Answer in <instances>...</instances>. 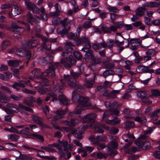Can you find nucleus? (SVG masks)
Returning <instances> with one entry per match:
<instances>
[{
    "mask_svg": "<svg viewBox=\"0 0 160 160\" xmlns=\"http://www.w3.org/2000/svg\"><path fill=\"white\" fill-rule=\"evenodd\" d=\"M69 38L74 40L77 45H79L84 43L85 47L83 48L82 49L86 52L85 54V58L83 59L86 62L89 61V59L94 64L98 63L101 62V60L99 58H95L93 56L91 52L89 50L91 46L90 43L89 39L84 36L82 37L81 38H78V36L75 33L71 32L69 35Z\"/></svg>",
    "mask_w": 160,
    "mask_h": 160,
    "instance_id": "1",
    "label": "nucleus"
},
{
    "mask_svg": "<svg viewBox=\"0 0 160 160\" xmlns=\"http://www.w3.org/2000/svg\"><path fill=\"white\" fill-rule=\"evenodd\" d=\"M97 115L95 114H89L85 116L82 120L83 122H94V119ZM106 127L104 124L97 123L95 124L93 123L88 125H84L82 127L81 131H84L88 128H93L96 132L103 133L104 132L103 129H106Z\"/></svg>",
    "mask_w": 160,
    "mask_h": 160,
    "instance_id": "2",
    "label": "nucleus"
},
{
    "mask_svg": "<svg viewBox=\"0 0 160 160\" xmlns=\"http://www.w3.org/2000/svg\"><path fill=\"white\" fill-rule=\"evenodd\" d=\"M72 98L73 100L78 102L79 105L77 106L75 112H70L69 115L71 116H74L75 114H79L82 112V110L85 109L86 107L91 105V103L89 99L83 97L79 96L76 95V92H73L72 93Z\"/></svg>",
    "mask_w": 160,
    "mask_h": 160,
    "instance_id": "3",
    "label": "nucleus"
},
{
    "mask_svg": "<svg viewBox=\"0 0 160 160\" xmlns=\"http://www.w3.org/2000/svg\"><path fill=\"white\" fill-rule=\"evenodd\" d=\"M52 22L53 24H58L60 23L62 24V26L59 27L57 29V32L62 35L67 34L68 33L67 29H70L71 25L73 23V21L72 20H69L67 22V19H65L63 21H60V19L58 17L53 18Z\"/></svg>",
    "mask_w": 160,
    "mask_h": 160,
    "instance_id": "4",
    "label": "nucleus"
},
{
    "mask_svg": "<svg viewBox=\"0 0 160 160\" xmlns=\"http://www.w3.org/2000/svg\"><path fill=\"white\" fill-rule=\"evenodd\" d=\"M41 72L40 70L39 69H34L30 73V76L29 78V80L20 81L18 82H15L12 85V87L17 90L19 89L18 87H24L26 86H31L30 80H32L35 76L39 74Z\"/></svg>",
    "mask_w": 160,
    "mask_h": 160,
    "instance_id": "5",
    "label": "nucleus"
},
{
    "mask_svg": "<svg viewBox=\"0 0 160 160\" xmlns=\"http://www.w3.org/2000/svg\"><path fill=\"white\" fill-rule=\"evenodd\" d=\"M59 143H54L52 144L49 145L48 147L44 148V150L47 152H56V150L53 148V147H54L58 149L59 151V153L61 154L62 156L63 155V153L62 152V149L61 147L63 146L64 147V150L65 151H68V149L67 147L68 145L67 142L62 140L61 141H58Z\"/></svg>",
    "mask_w": 160,
    "mask_h": 160,
    "instance_id": "6",
    "label": "nucleus"
},
{
    "mask_svg": "<svg viewBox=\"0 0 160 160\" xmlns=\"http://www.w3.org/2000/svg\"><path fill=\"white\" fill-rule=\"evenodd\" d=\"M6 106L9 108L10 109L13 111L14 112H18L19 111V108L22 109V111H21V113L22 115L25 117H26L28 116V114L27 113L26 111L30 112H32V110L30 108L26 107L23 105L19 104L18 105V108L15 104L9 103L7 104Z\"/></svg>",
    "mask_w": 160,
    "mask_h": 160,
    "instance_id": "7",
    "label": "nucleus"
},
{
    "mask_svg": "<svg viewBox=\"0 0 160 160\" xmlns=\"http://www.w3.org/2000/svg\"><path fill=\"white\" fill-rule=\"evenodd\" d=\"M146 138L147 136L145 135L141 136L138 140L135 141V144L143 150H146L150 148L151 145L149 142H144L141 140H142L145 139Z\"/></svg>",
    "mask_w": 160,
    "mask_h": 160,
    "instance_id": "8",
    "label": "nucleus"
},
{
    "mask_svg": "<svg viewBox=\"0 0 160 160\" xmlns=\"http://www.w3.org/2000/svg\"><path fill=\"white\" fill-rule=\"evenodd\" d=\"M15 54L20 56H25L29 60L31 58V54L30 51H26L22 48H16L15 49Z\"/></svg>",
    "mask_w": 160,
    "mask_h": 160,
    "instance_id": "9",
    "label": "nucleus"
},
{
    "mask_svg": "<svg viewBox=\"0 0 160 160\" xmlns=\"http://www.w3.org/2000/svg\"><path fill=\"white\" fill-rule=\"evenodd\" d=\"M12 98L15 101H18L20 100V97L16 96L15 95L12 94L11 97H7L6 95L2 92L0 93V102L6 103L8 102V100Z\"/></svg>",
    "mask_w": 160,
    "mask_h": 160,
    "instance_id": "10",
    "label": "nucleus"
},
{
    "mask_svg": "<svg viewBox=\"0 0 160 160\" xmlns=\"http://www.w3.org/2000/svg\"><path fill=\"white\" fill-rule=\"evenodd\" d=\"M92 144H96L99 143V141L105 142L106 141V138L103 135H98L96 137L92 135L89 138Z\"/></svg>",
    "mask_w": 160,
    "mask_h": 160,
    "instance_id": "11",
    "label": "nucleus"
},
{
    "mask_svg": "<svg viewBox=\"0 0 160 160\" xmlns=\"http://www.w3.org/2000/svg\"><path fill=\"white\" fill-rule=\"evenodd\" d=\"M67 61L70 62L72 65H74L76 62V60L73 59V56L72 55H69L67 58H62L61 60V63L64 66L70 67L71 65L68 63Z\"/></svg>",
    "mask_w": 160,
    "mask_h": 160,
    "instance_id": "12",
    "label": "nucleus"
},
{
    "mask_svg": "<svg viewBox=\"0 0 160 160\" xmlns=\"http://www.w3.org/2000/svg\"><path fill=\"white\" fill-rule=\"evenodd\" d=\"M24 19L32 24L33 22L37 23L39 22L40 20V18L36 16H35L34 18H32L31 13L29 12H28L27 16L24 17Z\"/></svg>",
    "mask_w": 160,
    "mask_h": 160,
    "instance_id": "13",
    "label": "nucleus"
},
{
    "mask_svg": "<svg viewBox=\"0 0 160 160\" xmlns=\"http://www.w3.org/2000/svg\"><path fill=\"white\" fill-rule=\"evenodd\" d=\"M24 1L25 5L28 9L32 10L33 12L37 14L39 13V8L36 7L33 3L30 2L29 0H24Z\"/></svg>",
    "mask_w": 160,
    "mask_h": 160,
    "instance_id": "14",
    "label": "nucleus"
},
{
    "mask_svg": "<svg viewBox=\"0 0 160 160\" xmlns=\"http://www.w3.org/2000/svg\"><path fill=\"white\" fill-rule=\"evenodd\" d=\"M120 92V90H113L111 91H104L103 94L112 98H115L117 97V95L119 94Z\"/></svg>",
    "mask_w": 160,
    "mask_h": 160,
    "instance_id": "15",
    "label": "nucleus"
},
{
    "mask_svg": "<svg viewBox=\"0 0 160 160\" xmlns=\"http://www.w3.org/2000/svg\"><path fill=\"white\" fill-rule=\"evenodd\" d=\"M106 107L109 110H118L120 107V104L119 102H114L111 104L109 102L107 101L105 102Z\"/></svg>",
    "mask_w": 160,
    "mask_h": 160,
    "instance_id": "16",
    "label": "nucleus"
},
{
    "mask_svg": "<svg viewBox=\"0 0 160 160\" xmlns=\"http://www.w3.org/2000/svg\"><path fill=\"white\" fill-rule=\"evenodd\" d=\"M43 76H47L48 77L53 78L55 76V72L54 70L50 68L46 70L44 72H42L41 75L37 76V78H42Z\"/></svg>",
    "mask_w": 160,
    "mask_h": 160,
    "instance_id": "17",
    "label": "nucleus"
},
{
    "mask_svg": "<svg viewBox=\"0 0 160 160\" xmlns=\"http://www.w3.org/2000/svg\"><path fill=\"white\" fill-rule=\"evenodd\" d=\"M12 8L11 12L8 14L9 17L11 18L12 16H16L19 14L21 12V10L19 7L17 5H14Z\"/></svg>",
    "mask_w": 160,
    "mask_h": 160,
    "instance_id": "18",
    "label": "nucleus"
},
{
    "mask_svg": "<svg viewBox=\"0 0 160 160\" xmlns=\"http://www.w3.org/2000/svg\"><path fill=\"white\" fill-rule=\"evenodd\" d=\"M112 110H110L109 111H107L104 113L102 119L103 121H105L107 119V118L109 117L111 114H113L114 115H117L119 113V111L118 110H113V111H111Z\"/></svg>",
    "mask_w": 160,
    "mask_h": 160,
    "instance_id": "19",
    "label": "nucleus"
},
{
    "mask_svg": "<svg viewBox=\"0 0 160 160\" xmlns=\"http://www.w3.org/2000/svg\"><path fill=\"white\" fill-rule=\"evenodd\" d=\"M65 79L68 82V84L71 87H74L76 86V81L74 79L72 78L68 75H64Z\"/></svg>",
    "mask_w": 160,
    "mask_h": 160,
    "instance_id": "20",
    "label": "nucleus"
},
{
    "mask_svg": "<svg viewBox=\"0 0 160 160\" xmlns=\"http://www.w3.org/2000/svg\"><path fill=\"white\" fill-rule=\"evenodd\" d=\"M132 143V141L125 145V152L126 153L131 154L138 151V149L134 147H132L130 149H128V147H129Z\"/></svg>",
    "mask_w": 160,
    "mask_h": 160,
    "instance_id": "21",
    "label": "nucleus"
},
{
    "mask_svg": "<svg viewBox=\"0 0 160 160\" xmlns=\"http://www.w3.org/2000/svg\"><path fill=\"white\" fill-rule=\"evenodd\" d=\"M137 69L140 72L152 73L154 72L153 70H148L147 66H139Z\"/></svg>",
    "mask_w": 160,
    "mask_h": 160,
    "instance_id": "22",
    "label": "nucleus"
},
{
    "mask_svg": "<svg viewBox=\"0 0 160 160\" xmlns=\"http://www.w3.org/2000/svg\"><path fill=\"white\" fill-rule=\"evenodd\" d=\"M32 118L34 123L39 124L42 127L44 126V125L42 122L41 118L40 117L37 115H33L32 116Z\"/></svg>",
    "mask_w": 160,
    "mask_h": 160,
    "instance_id": "23",
    "label": "nucleus"
},
{
    "mask_svg": "<svg viewBox=\"0 0 160 160\" xmlns=\"http://www.w3.org/2000/svg\"><path fill=\"white\" fill-rule=\"evenodd\" d=\"M105 122L109 124L115 125L119 123L120 120L119 118L115 117L112 120L106 119L105 120Z\"/></svg>",
    "mask_w": 160,
    "mask_h": 160,
    "instance_id": "24",
    "label": "nucleus"
},
{
    "mask_svg": "<svg viewBox=\"0 0 160 160\" xmlns=\"http://www.w3.org/2000/svg\"><path fill=\"white\" fill-rule=\"evenodd\" d=\"M58 99L60 102L64 105H67L68 103V101L66 97L62 93L60 94L58 97Z\"/></svg>",
    "mask_w": 160,
    "mask_h": 160,
    "instance_id": "25",
    "label": "nucleus"
},
{
    "mask_svg": "<svg viewBox=\"0 0 160 160\" xmlns=\"http://www.w3.org/2000/svg\"><path fill=\"white\" fill-rule=\"evenodd\" d=\"M66 112V110L57 111L56 112V115L54 116V119L56 120L61 118L63 115L65 114Z\"/></svg>",
    "mask_w": 160,
    "mask_h": 160,
    "instance_id": "26",
    "label": "nucleus"
},
{
    "mask_svg": "<svg viewBox=\"0 0 160 160\" xmlns=\"http://www.w3.org/2000/svg\"><path fill=\"white\" fill-rule=\"evenodd\" d=\"M60 82L62 84L61 86H60L59 84H57L56 86H54L53 87L54 90L57 93L61 91L63 86L65 85V81L63 80H61Z\"/></svg>",
    "mask_w": 160,
    "mask_h": 160,
    "instance_id": "27",
    "label": "nucleus"
},
{
    "mask_svg": "<svg viewBox=\"0 0 160 160\" xmlns=\"http://www.w3.org/2000/svg\"><path fill=\"white\" fill-rule=\"evenodd\" d=\"M131 48L132 50H135L139 45V43L137 39H132L131 41Z\"/></svg>",
    "mask_w": 160,
    "mask_h": 160,
    "instance_id": "28",
    "label": "nucleus"
},
{
    "mask_svg": "<svg viewBox=\"0 0 160 160\" xmlns=\"http://www.w3.org/2000/svg\"><path fill=\"white\" fill-rule=\"evenodd\" d=\"M12 26L14 31H19L20 33H22L25 31V29L24 28L19 27L15 23H12Z\"/></svg>",
    "mask_w": 160,
    "mask_h": 160,
    "instance_id": "29",
    "label": "nucleus"
},
{
    "mask_svg": "<svg viewBox=\"0 0 160 160\" xmlns=\"http://www.w3.org/2000/svg\"><path fill=\"white\" fill-rule=\"evenodd\" d=\"M51 98H52V101L54 102H55L58 100L57 96L56 95H54L53 93L52 92L47 96L46 98L45 101H48Z\"/></svg>",
    "mask_w": 160,
    "mask_h": 160,
    "instance_id": "30",
    "label": "nucleus"
},
{
    "mask_svg": "<svg viewBox=\"0 0 160 160\" xmlns=\"http://www.w3.org/2000/svg\"><path fill=\"white\" fill-rule=\"evenodd\" d=\"M44 153V152L43 151L39 150L38 151L37 155L38 156L41 158H44L45 159L48 160H53L55 159L56 158L52 157H49L47 156H43V154Z\"/></svg>",
    "mask_w": 160,
    "mask_h": 160,
    "instance_id": "31",
    "label": "nucleus"
},
{
    "mask_svg": "<svg viewBox=\"0 0 160 160\" xmlns=\"http://www.w3.org/2000/svg\"><path fill=\"white\" fill-rule=\"evenodd\" d=\"M160 115V109L154 111L151 115L152 119L153 120H156L158 118V116Z\"/></svg>",
    "mask_w": 160,
    "mask_h": 160,
    "instance_id": "32",
    "label": "nucleus"
},
{
    "mask_svg": "<svg viewBox=\"0 0 160 160\" xmlns=\"http://www.w3.org/2000/svg\"><path fill=\"white\" fill-rule=\"evenodd\" d=\"M12 76V74L10 72L6 73L4 74L0 73V78L3 80H7Z\"/></svg>",
    "mask_w": 160,
    "mask_h": 160,
    "instance_id": "33",
    "label": "nucleus"
},
{
    "mask_svg": "<svg viewBox=\"0 0 160 160\" xmlns=\"http://www.w3.org/2000/svg\"><path fill=\"white\" fill-rule=\"evenodd\" d=\"M55 8L56 12L51 13L50 14L51 16H58L59 15V12L61 11L60 6L58 4H56L55 5Z\"/></svg>",
    "mask_w": 160,
    "mask_h": 160,
    "instance_id": "34",
    "label": "nucleus"
},
{
    "mask_svg": "<svg viewBox=\"0 0 160 160\" xmlns=\"http://www.w3.org/2000/svg\"><path fill=\"white\" fill-rule=\"evenodd\" d=\"M74 46V45L72 42H67L65 46V49L68 52H71L73 50V47Z\"/></svg>",
    "mask_w": 160,
    "mask_h": 160,
    "instance_id": "35",
    "label": "nucleus"
},
{
    "mask_svg": "<svg viewBox=\"0 0 160 160\" xmlns=\"http://www.w3.org/2000/svg\"><path fill=\"white\" fill-rule=\"evenodd\" d=\"M21 62L15 60H11L8 61L9 66L11 67H17Z\"/></svg>",
    "mask_w": 160,
    "mask_h": 160,
    "instance_id": "36",
    "label": "nucleus"
},
{
    "mask_svg": "<svg viewBox=\"0 0 160 160\" xmlns=\"http://www.w3.org/2000/svg\"><path fill=\"white\" fill-rule=\"evenodd\" d=\"M80 122L77 119H71L70 121H66L65 122L66 124L68 126H73L78 124Z\"/></svg>",
    "mask_w": 160,
    "mask_h": 160,
    "instance_id": "37",
    "label": "nucleus"
},
{
    "mask_svg": "<svg viewBox=\"0 0 160 160\" xmlns=\"http://www.w3.org/2000/svg\"><path fill=\"white\" fill-rule=\"evenodd\" d=\"M38 43V41L35 40H29L28 42V45L29 48H31L36 46Z\"/></svg>",
    "mask_w": 160,
    "mask_h": 160,
    "instance_id": "38",
    "label": "nucleus"
},
{
    "mask_svg": "<svg viewBox=\"0 0 160 160\" xmlns=\"http://www.w3.org/2000/svg\"><path fill=\"white\" fill-rule=\"evenodd\" d=\"M135 120L136 121L142 123H145L147 121L145 117H141L139 116H136Z\"/></svg>",
    "mask_w": 160,
    "mask_h": 160,
    "instance_id": "39",
    "label": "nucleus"
},
{
    "mask_svg": "<svg viewBox=\"0 0 160 160\" xmlns=\"http://www.w3.org/2000/svg\"><path fill=\"white\" fill-rule=\"evenodd\" d=\"M117 143L115 140L111 141L110 143L109 144L108 148L111 149H116L117 148Z\"/></svg>",
    "mask_w": 160,
    "mask_h": 160,
    "instance_id": "40",
    "label": "nucleus"
},
{
    "mask_svg": "<svg viewBox=\"0 0 160 160\" xmlns=\"http://www.w3.org/2000/svg\"><path fill=\"white\" fill-rule=\"evenodd\" d=\"M114 72L112 70H108L105 71L103 73V76L105 78H106L108 76L110 75H113Z\"/></svg>",
    "mask_w": 160,
    "mask_h": 160,
    "instance_id": "41",
    "label": "nucleus"
},
{
    "mask_svg": "<svg viewBox=\"0 0 160 160\" xmlns=\"http://www.w3.org/2000/svg\"><path fill=\"white\" fill-rule=\"evenodd\" d=\"M136 15L139 17H141L144 14V10L142 8H137L135 11Z\"/></svg>",
    "mask_w": 160,
    "mask_h": 160,
    "instance_id": "42",
    "label": "nucleus"
},
{
    "mask_svg": "<svg viewBox=\"0 0 160 160\" xmlns=\"http://www.w3.org/2000/svg\"><path fill=\"white\" fill-rule=\"evenodd\" d=\"M8 138L9 139L16 141L19 138V137L17 135L11 134L8 135Z\"/></svg>",
    "mask_w": 160,
    "mask_h": 160,
    "instance_id": "43",
    "label": "nucleus"
},
{
    "mask_svg": "<svg viewBox=\"0 0 160 160\" xmlns=\"http://www.w3.org/2000/svg\"><path fill=\"white\" fill-rule=\"evenodd\" d=\"M147 94V92L145 91H140L138 92L137 95L138 97H140L142 100L143 98L146 97Z\"/></svg>",
    "mask_w": 160,
    "mask_h": 160,
    "instance_id": "44",
    "label": "nucleus"
},
{
    "mask_svg": "<svg viewBox=\"0 0 160 160\" xmlns=\"http://www.w3.org/2000/svg\"><path fill=\"white\" fill-rule=\"evenodd\" d=\"M106 129L108 130L111 133L113 134H116L118 133V129L115 127H107Z\"/></svg>",
    "mask_w": 160,
    "mask_h": 160,
    "instance_id": "45",
    "label": "nucleus"
},
{
    "mask_svg": "<svg viewBox=\"0 0 160 160\" xmlns=\"http://www.w3.org/2000/svg\"><path fill=\"white\" fill-rule=\"evenodd\" d=\"M10 44V42L9 40L4 41L1 44L2 49V50L5 49L7 46L9 45Z\"/></svg>",
    "mask_w": 160,
    "mask_h": 160,
    "instance_id": "46",
    "label": "nucleus"
},
{
    "mask_svg": "<svg viewBox=\"0 0 160 160\" xmlns=\"http://www.w3.org/2000/svg\"><path fill=\"white\" fill-rule=\"evenodd\" d=\"M94 83L93 80H88L86 81L85 85L86 87L89 88L92 87Z\"/></svg>",
    "mask_w": 160,
    "mask_h": 160,
    "instance_id": "47",
    "label": "nucleus"
},
{
    "mask_svg": "<svg viewBox=\"0 0 160 160\" xmlns=\"http://www.w3.org/2000/svg\"><path fill=\"white\" fill-rule=\"evenodd\" d=\"M33 101V99L32 98H28L24 99V103L27 105L32 106Z\"/></svg>",
    "mask_w": 160,
    "mask_h": 160,
    "instance_id": "48",
    "label": "nucleus"
},
{
    "mask_svg": "<svg viewBox=\"0 0 160 160\" xmlns=\"http://www.w3.org/2000/svg\"><path fill=\"white\" fill-rule=\"evenodd\" d=\"M32 135L33 138L35 139H38L41 142H42L44 140L43 138L40 135L36 134H32Z\"/></svg>",
    "mask_w": 160,
    "mask_h": 160,
    "instance_id": "49",
    "label": "nucleus"
},
{
    "mask_svg": "<svg viewBox=\"0 0 160 160\" xmlns=\"http://www.w3.org/2000/svg\"><path fill=\"white\" fill-rule=\"evenodd\" d=\"M152 96L158 97L160 96V91L158 90H153L151 91Z\"/></svg>",
    "mask_w": 160,
    "mask_h": 160,
    "instance_id": "50",
    "label": "nucleus"
},
{
    "mask_svg": "<svg viewBox=\"0 0 160 160\" xmlns=\"http://www.w3.org/2000/svg\"><path fill=\"white\" fill-rule=\"evenodd\" d=\"M123 27L125 30L128 31L133 29V27L132 24H126L123 25Z\"/></svg>",
    "mask_w": 160,
    "mask_h": 160,
    "instance_id": "51",
    "label": "nucleus"
},
{
    "mask_svg": "<svg viewBox=\"0 0 160 160\" xmlns=\"http://www.w3.org/2000/svg\"><path fill=\"white\" fill-rule=\"evenodd\" d=\"M107 8L110 12H117L119 11V9L116 7L110 6Z\"/></svg>",
    "mask_w": 160,
    "mask_h": 160,
    "instance_id": "52",
    "label": "nucleus"
},
{
    "mask_svg": "<svg viewBox=\"0 0 160 160\" xmlns=\"http://www.w3.org/2000/svg\"><path fill=\"white\" fill-rule=\"evenodd\" d=\"M125 127L127 128L132 127L135 126L133 122H127L125 123Z\"/></svg>",
    "mask_w": 160,
    "mask_h": 160,
    "instance_id": "53",
    "label": "nucleus"
},
{
    "mask_svg": "<svg viewBox=\"0 0 160 160\" xmlns=\"http://www.w3.org/2000/svg\"><path fill=\"white\" fill-rule=\"evenodd\" d=\"M155 129V128L154 127L148 128L146 130H144V133L145 134H148L150 133L153 132V131Z\"/></svg>",
    "mask_w": 160,
    "mask_h": 160,
    "instance_id": "54",
    "label": "nucleus"
},
{
    "mask_svg": "<svg viewBox=\"0 0 160 160\" xmlns=\"http://www.w3.org/2000/svg\"><path fill=\"white\" fill-rule=\"evenodd\" d=\"M4 129L6 131H8L10 132L16 133L18 132V131H17V130L12 127H11L10 128H4Z\"/></svg>",
    "mask_w": 160,
    "mask_h": 160,
    "instance_id": "55",
    "label": "nucleus"
},
{
    "mask_svg": "<svg viewBox=\"0 0 160 160\" xmlns=\"http://www.w3.org/2000/svg\"><path fill=\"white\" fill-rule=\"evenodd\" d=\"M74 55L77 59H80L82 58V55L81 53L78 51H75L74 52Z\"/></svg>",
    "mask_w": 160,
    "mask_h": 160,
    "instance_id": "56",
    "label": "nucleus"
},
{
    "mask_svg": "<svg viewBox=\"0 0 160 160\" xmlns=\"http://www.w3.org/2000/svg\"><path fill=\"white\" fill-rule=\"evenodd\" d=\"M107 155H104L101 152H98L97 153L96 156L97 158L98 159H102L103 158H106L107 157Z\"/></svg>",
    "mask_w": 160,
    "mask_h": 160,
    "instance_id": "57",
    "label": "nucleus"
},
{
    "mask_svg": "<svg viewBox=\"0 0 160 160\" xmlns=\"http://www.w3.org/2000/svg\"><path fill=\"white\" fill-rule=\"evenodd\" d=\"M151 57L150 56H146L141 58V61L142 62H146L151 59Z\"/></svg>",
    "mask_w": 160,
    "mask_h": 160,
    "instance_id": "58",
    "label": "nucleus"
},
{
    "mask_svg": "<svg viewBox=\"0 0 160 160\" xmlns=\"http://www.w3.org/2000/svg\"><path fill=\"white\" fill-rule=\"evenodd\" d=\"M11 7V4L9 3H5L3 4L1 6V8L2 9H4L9 8Z\"/></svg>",
    "mask_w": 160,
    "mask_h": 160,
    "instance_id": "59",
    "label": "nucleus"
},
{
    "mask_svg": "<svg viewBox=\"0 0 160 160\" xmlns=\"http://www.w3.org/2000/svg\"><path fill=\"white\" fill-rule=\"evenodd\" d=\"M101 29L102 32L105 33H110V30L109 28L103 26L101 27Z\"/></svg>",
    "mask_w": 160,
    "mask_h": 160,
    "instance_id": "60",
    "label": "nucleus"
},
{
    "mask_svg": "<svg viewBox=\"0 0 160 160\" xmlns=\"http://www.w3.org/2000/svg\"><path fill=\"white\" fill-rule=\"evenodd\" d=\"M18 22L24 25L28 31H29L30 30V26L27 23H26L25 22L23 21H18Z\"/></svg>",
    "mask_w": 160,
    "mask_h": 160,
    "instance_id": "61",
    "label": "nucleus"
},
{
    "mask_svg": "<svg viewBox=\"0 0 160 160\" xmlns=\"http://www.w3.org/2000/svg\"><path fill=\"white\" fill-rule=\"evenodd\" d=\"M0 88H1L2 90L5 91L7 93H10L11 92V90L7 87L2 86L0 84Z\"/></svg>",
    "mask_w": 160,
    "mask_h": 160,
    "instance_id": "62",
    "label": "nucleus"
},
{
    "mask_svg": "<svg viewBox=\"0 0 160 160\" xmlns=\"http://www.w3.org/2000/svg\"><path fill=\"white\" fill-rule=\"evenodd\" d=\"M147 54L148 55L153 56L155 54V51L153 49L148 50L147 52Z\"/></svg>",
    "mask_w": 160,
    "mask_h": 160,
    "instance_id": "63",
    "label": "nucleus"
},
{
    "mask_svg": "<svg viewBox=\"0 0 160 160\" xmlns=\"http://www.w3.org/2000/svg\"><path fill=\"white\" fill-rule=\"evenodd\" d=\"M91 26V22H85L83 25V27L84 28H88Z\"/></svg>",
    "mask_w": 160,
    "mask_h": 160,
    "instance_id": "64",
    "label": "nucleus"
}]
</instances>
